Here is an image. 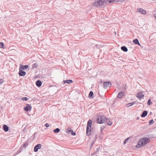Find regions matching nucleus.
I'll use <instances>...</instances> for the list:
<instances>
[{
  "instance_id": "10",
  "label": "nucleus",
  "mask_w": 156,
  "mask_h": 156,
  "mask_svg": "<svg viewBox=\"0 0 156 156\" xmlns=\"http://www.w3.org/2000/svg\"><path fill=\"white\" fill-rule=\"evenodd\" d=\"M144 97V95L143 94L141 93H138L137 94V96L136 97L138 98L139 99H141L143 98Z\"/></svg>"
},
{
  "instance_id": "25",
  "label": "nucleus",
  "mask_w": 156,
  "mask_h": 156,
  "mask_svg": "<svg viewBox=\"0 0 156 156\" xmlns=\"http://www.w3.org/2000/svg\"><path fill=\"white\" fill-rule=\"evenodd\" d=\"M37 64L36 63H33L32 65V69H34L36 68L37 66Z\"/></svg>"
},
{
  "instance_id": "12",
  "label": "nucleus",
  "mask_w": 156,
  "mask_h": 156,
  "mask_svg": "<svg viewBox=\"0 0 156 156\" xmlns=\"http://www.w3.org/2000/svg\"><path fill=\"white\" fill-rule=\"evenodd\" d=\"M138 12L143 14H145L146 13V11L142 8H139L138 9Z\"/></svg>"
},
{
  "instance_id": "1",
  "label": "nucleus",
  "mask_w": 156,
  "mask_h": 156,
  "mask_svg": "<svg viewBox=\"0 0 156 156\" xmlns=\"http://www.w3.org/2000/svg\"><path fill=\"white\" fill-rule=\"evenodd\" d=\"M150 140L148 138L141 139L138 142L136 145V147L139 148L142 146L145 145L150 142Z\"/></svg>"
},
{
  "instance_id": "7",
  "label": "nucleus",
  "mask_w": 156,
  "mask_h": 156,
  "mask_svg": "<svg viewBox=\"0 0 156 156\" xmlns=\"http://www.w3.org/2000/svg\"><path fill=\"white\" fill-rule=\"evenodd\" d=\"M111 85V83L110 82H106L104 83L103 86L105 88H106L108 87H110Z\"/></svg>"
},
{
  "instance_id": "28",
  "label": "nucleus",
  "mask_w": 156,
  "mask_h": 156,
  "mask_svg": "<svg viewBox=\"0 0 156 156\" xmlns=\"http://www.w3.org/2000/svg\"><path fill=\"white\" fill-rule=\"evenodd\" d=\"M95 140H93L91 143V146L94 144V142H95V140H96V136H95Z\"/></svg>"
},
{
  "instance_id": "37",
  "label": "nucleus",
  "mask_w": 156,
  "mask_h": 156,
  "mask_svg": "<svg viewBox=\"0 0 156 156\" xmlns=\"http://www.w3.org/2000/svg\"><path fill=\"white\" fill-rule=\"evenodd\" d=\"M99 150V148H97L96 150V151H95V153H97V152H98Z\"/></svg>"
},
{
  "instance_id": "4",
  "label": "nucleus",
  "mask_w": 156,
  "mask_h": 156,
  "mask_svg": "<svg viewBox=\"0 0 156 156\" xmlns=\"http://www.w3.org/2000/svg\"><path fill=\"white\" fill-rule=\"evenodd\" d=\"M106 117L104 116H99L97 120V122L99 124H102L105 122Z\"/></svg>"
},
{
  "instance_id": "5",
  "label": "nucleus",
  "mask_w": 156,
  "mask_h": 156,
  "mask_svg": "<svg viewBox=\"0 0 156 156\" xmlns=\"http://www.w3.org/2000/svg\"><path fill=\"white\" fill-rule=\"evenodd\" d=\"M32 109V106L29 104H27L26 106L24 107V109L26 111H30Z\"/></svg>"
},
{
  "instance_id": "41",
  "label": "nucleus",
  "mask_w": 156,
  "mask_h": 156,
  "mask_svg": "<svg viewBox=\"0 0 156 156\" xmlns=\"http://www.w3.org/2000/svg\"><path fill=\"white\" fill-rule=\"evenodd\" d=\"M126 142V141H125V140H124V144H125Z\"/></svg>"
},
{
  "instance_id": "38",
  "label": "nucleus",
  "mask_w": 156,
  "mask_h": 156,
  "mask_svg": "<svg viewBox=\"0 0 156 156\" xmlns=\"http://www.w3.org/2000/svg\"><path fill=\"white\" fill-rule=\"evenodd\" d=\"M129 139V137H128V138H127L125 140V141H126L127 142L128 141Z\"/></svg>"
},
{
  "instance_id": "8",
  "label": "nucleus",
  "mask_w": 156,
  "mask_h": 156,
  "mask_svg": "<svg viewBox=\"0 0 156 156\" xmlns=\"http://www.w3.org/2000/svg\"><path fill=\"white\" fill-rule=\"evenodd\" d=\"M124 91H122L119 92L117 95V97L119 98H121L125 94Z\"/></svg>"
},
{
  "instance_id": "19",
  "label": "nucleus",
  "mask_w": 156,
  "mask_h": 156,
  "mask_svg": "<svg viewBox=\"0 0 156 156\" xmlns=\"http://www.w3.org/2000/svg\"><path fill=\"white\" fill-rule=\"evenodd\" d=\"M28 65H23L21 67H20V69H21L22 70L24 69H26L28 68Z\"/></svg>"
},
{
  "instance_id": "13",
  "label": "nucleus",
  "mask_w": 156,
  "mask_h": 156,
  "mask_svg": "<svg viewBox=\"0 0 156 156\" xmlns=\"http://www.w3.org/2000/svg\"><path fill=\"white\" fill-rule=\"evenodd\" d=\"M3 129L5 132H7L9 130V127L5 124H4L3 126Z\"/></svg>"
},
{
  "instance_id": "26",
  "label": "nucleus",
  "mask_w": 156,
  "mask_h": 156,
  "mask_svg": "<svg viewBox=\"0 0 156 156\" xmlns=\"http://www.w3.org/2000/svg\"><path fill=\"white\" fill-rule=\"evenodd\" d=\"M60 129L58 128H57L53 130V132L55 133H58L60 131Z\"/></svg>"
},
{
  "instance_id": "18",
  "label": "nucleus",
  "mask_w": 156,
  "mask_h": 156,
  "mask_svg": "<svg viewBox=\"0 0 156 156\" xmlns=\"http://www.w3.org/2000/svg\"><path fill=\"white\" fill-rule=\"evenodd\" d=\"M147 114V111H144L143 112L142 114L141 115L142 117H144L146 116Z\"/></svg>"
},
{
  "instance_id": "24",
  "label": "nucleus",
  "mask_w": 156,
  "mask_h": 156,
  "mask_svg": "<svg viewBox=\"0 0 156 156\" xmlns=\"http://www.w3.org/2000/svg\"><path fill=\"white\" fill-rule=\"evenodd\" d=\"M88 97H89V98H93L94 94H93V92L92 91H91L90 92Z\"/></svg>"
},
{
  "instance_id": "39",
  "label": "nucleus",
  "mask_w": 156,
  "mask_h": 156,
  "mask_svg": "<svg viewBox=\"0 0 156 156\" xmlns=\"http://www.w3.org/2000/svg\"><path fill=\"white\" fill-rule=\"evenodd\" d=\"M154 18L156 19V13H155L154 14Z\"/></svg>"
},
{
  "instance_id": "17",
  "label": "nucleus",
  "mask_w": 156,
  "mask_h": 156,
  "mask_svg": "<svg viewBox=\"0 0 156 156\" xmlns=\"http://www.w3.org/2000/svg\"><path fill=\"white\" fill-rule=\"evenodd\" d=\"M63 82L64 84L65 83H66L68 84H69L73 82V80H64Z\"/></svg>"
},
{
  "instance_id": "31",
  "label": "nucleus",
  "mask_w": 156,
  "mask_h": 156,
  "mask_svg": "<svg viewBox=\"0 0 156 156\" xmlns=\"http://www.w3.org/2000/svg\"><path fill=\"white\" fill-rule=\"evenodd\" d=\"M105 126H101L100 127L101 131L102 132L105 128Z\"/></svg>"
},
{
  "instance_id": "3",
  "label": "nucleus",
  "mask_w": 156,
  "mask_h": 156,
  "mask_svg": "<svg viewBox=\"0 0 156 156\" xmlns=\"http://www.w3.org/2000/svg\"><path fill=\"white\" fill-rule=\"evenodd\" d=\"M105 2L106 3L105 0H98L94 3L93 5L97 7H100Z\"/></svg>"
},
{
  "instance_id": "43",
  "label": "nucleus",
  "mask_w": 156,
  "mask_h": 156,
  "mask_svg": "<svg viewBox=\"0 0 156 156\" xmlns=\"http://www.w3.org/2000/svg\"><path fill=\"white\" fill-rule=\"evenodd\" d=\"M115 34H116V32H115Z\"/></svg>"
},
{
  "instance_id": "42",
  "label": "nucleus",
  "mask_w": 156,
  "mask_h": 156,
  "mask_svg": "<svg viewBox=\"0 0 156 156\" xmlns=\"http://www.w3.org/2000/svg\"><path fill=\"white\" fill-rule=\"evenodd\" d=\"M139 119V117H137V119Z\"/></svg>"
},
{
  "instance_id": "20",
  "label": "nucleus",
  "mask_w": 156,
  "mask_h": 156,
  "mask_svg": "<svg viewBox=\"0 0 156 156\" xmlns=\"http://www.w3.org/2000/svg\"><path fill=\"white\" fill-rule=\"evenodd\" d=\"M133 42L135 44H137L139 46L140 45V44L138 40L136 38L133 40Z\"/></svg>"
},
{
  "instance_id": "33",
  "label": "nucleus",
  "mask_w": 156,
  "mask_h": 156,
  "mask_svg": "<svg viewBox=\"0 0 156 156\" xmlns=\"http://www.w3.org/2000/svg\"><path fill=\"white\" fill-rule=\"evenodd\" d=\"M3 80L2 79H0V85H1L3 82Z\"/></svg>"
},
{
  "instance_id": "23",
  "label": "nucleus",
  "mask_w": 156,
  "mask_h": 156,
  "mask_svg": "<svg viewBox=\"0 0 156 156\" xmlns=\"http://www.w3.org/2000/svg\"><path fill=\"white\" fill-rule=\"evenodd\" d=\"M136 103V101H134L133 102L129 103L126 104V106L127 107H129L133 105Z\"/></svg>"
},
{
  "instance_id": "27",
  "label": "nucleus",
  "mask_w": 156,
  "mask_h": 156,
  "mask_svg": "<svg viewBox=\"0 0 156 156\" xmlns=\"http://www.w3.org/2000/svg\"><path fill=\"white\" fill-rule=\"evenodd\" d=\"M152 103L151 101V100L150 99H149L147 101V104L148 105H150L152 104Z\"/></svg>"
},
{
  "instance_id": "16",
  "label": "nucleus",
  "mask_w": 156,
  "mask_h": 156,
  "mask_svg": "<svg viewBox=\"0 0 156 156\" xmlns=\"http://www.w3.org/2000/svg\"><path fill=\"white\" fill-rule=\"evenodd\" d=\"M107 124L109 126H111L112 124V122L109 120V119L106 118V120H105Z\"/></svg>"
},
{
  "instance_id": "15",
  "label": "nucleus",
  "mask_w": 156,
  "mask_h": 156,
  "mask_svg": "<svg viewBox=\"0 0 156 156\" xmlns=\"http://www.w3.org/2000/svg\"><path fill=\"white\" fill-rule=\"evenodd\" d=\"M106 1V3H112L113 2H118V0H105Z\"/></svg>"
},
{
  "instance_id": "36",
  "label": "nucleus",
  "mask_w": 156,
  "mask_h": 156,
  "mask_svg": "<svg viewBox=\"0 0 156 156\" xmlns=\"http://www.w3.org/2000/svg\"><path fill=\"white\" fill-rule=\"evenodd\" d=\"M96 48H99L100 47V45L99 44H97L96 45Z\"/></svg>"
},
{
  "instance_id": "32",
  "label": "nucleus",
  "mask_w": 156,
  "mask_h": 156,
  "mask_svg": "<svg viewBox=\"0 0 156 156\" xmlns=\"http://www.w3.org/2000/svg\"><path fill=\"white\" fill-rule=\"evenodd\" d=\"M154 123V121L153 119H151V120H150L149 121V123L150 124H152Z\"/></svg>"
},
{
  "instance_id": "21",
  "label": "nucleus",
  "mask_w": 156,
  "mask_h": 156,
  "mask_svg": "<svg viewBox=\"0 0 156 156\" xmlns=\"http://www.w3.org/2000/svg\"><path fill=\"white\" fill-rule=\"evenodd\" d=\"M28 145V142L26 141L22 145V147L23 146V147H24L25 148Z\"/></svg>"
},
{
  "instance_id": "29",
  "label": "nucleus",
  "mask_w": 156,
  "mask_h": 156,
  "mask_svg": "<svg viewBox=\"0 0 156 156\" xmlns=\"http://www.w3.org/2000/svg\"><path fill=\"white\" fill-rule=\"evenodd\" d=\"M23 101H26L28 100V98L26 97L23 98L21 99Z\"/></svg>"
},
{
  "instance_id": "22",
  "label": "nucleus",
  "mask_w": 156,
  "mask_h": 156,
  "mask_svg": "<svg viewBox=\"0 0 156 156\" xmlns=\"http://www.w3.org/2000/svg\"><path fill=\"white\" fill-rule=\"evenodd\" d=\"M121 49L122 50L125 52H126L128 51L127 48L125 46H122L121 47Z\"/></svg>"
},
{
  "instance_id": "34",
  "label": "nucleus",
  "mask_w": 156,
  "mask_h": 156,
  "mask_svg": "<svg viewBox=\"0 0 156 156\" xmlns=\"http://www.w3.org/2000/svg\"><path fill=\"white\" fill-rule=\"evenodd\" d=\"M45 126L46 127H48L49 126V125L47 123H46V124H45Z\"/></svg>"
},
{
  "instance_id": "35",
  "label": "nucleus",
  "mask_w": 156,
  "mask_h": 156,
  "mask_svg": "<svg viewBox=\"0 0 156 156\" xmlns=\"http://www.w3.org/2000/svg\"><path fill=\"white\" fill-rule=\"evenodd\" d=\"M22 147L21 146V147L19 149V151L20 152L22 151Z\"/></svg>"
},
{
  "instance_id": "9",
  "label": "nucleus",
  "mask_w": 156,
  "mask_h": 156,
  "mask_svg": "<svg viewBox=\"0 0 156 156\" xmlns=\"http://www.w3.org/2000/svg\"><path fill=\"white\" fill-rule=\"evenodd\" d=\"M67 132L68 133H71V134L73 136H75L76 134L75 132H74L73 130L71 129L70 128L68 129Z\"/></svg>"
},
{
  "instance_id": "14",
  "label": "nucleus",
  "mask_w": 156,
  "mask_h": 156,
  "mask_svg": "<svg viewBox=\"0 0 156 156\" xmlns=\"http://www.w3.org/2000/svg\"><path fill=\"white\" fill-rule=\"evenodd\" d=\"M42 83L41 81L40 80H38L36 82V85L38 87L41 86Z\"/></svg>"
},
{
  "instance_id": "11",
  "label": "nucleus",
  "mask_w": 156,
  "mask_h": 156,
  "mask_svg": "<svg viewBox=\"0 0 156 156\" xmlns=\"http://www.w3.org/2000/svg\"><path fill=\"white\" fill-rule=\"evenodd\" d=\"M19 74L21 76H24L25 75L26 73L25 71H23L22 70H20V69Z\"/></svg>"
},
{
  "instance_id": "30",
  "label": "nucleus",
  "mask_w": 156,
  "mask_h": 156,
  "mask_svg": "<svg viewBox=\"0 0 156 156\" xmlns=\"http://www.w3.org/2000/svg\"><path fill=\"white\" fill-rule=\"evenodd\" d=\"M4 45V44L1 42H0V48H3Z\"/></svg>"
},
{
  "instance_id": "6",
  "label": "nucleus",
  "mask_w": 156,
  "mask_h": 156,
  "mask_svg": "<svg viewBox=\"0 0 156 156\" xmlns=\"http://www.w3.org/2000/svg\"><path fill=\"white\" fill-rule=\"evenodd\" d=\"M41 145L40 144H38L36 145L34 148V151L35 152H37L38 151V149H40Z\"/></svg>"
},
{
  "instance_id": "2",
  "label": "nucleus",
  "mask_w": 156,
  "mask_h": 156,
  "mask_svg": "<svg viewBox=\"0 0 156 156\" xmlns=\"http://www.w3.org/2000/svg\"><path fill=\"white\" fill-rule=\"evenodd\" d=\"M92 123V121L91 119H89L87 122L86 130V134L87 136H89L91 133Z\"/></svg>"
},
{
  "instance_id": "40",
  "label": "nucleus",
  "mask_w": 156,
  "mask_h": 156,
  "mask_svg": "<svg viewBox=\"0 0 156 156\" xmlns=\"http://www.w3.org/2000/svg\"><path fill=\"white\" fill-rule=\"evenodd\" d=\"M20 153V152L19 151H18L16 152V153L17 154H19Z\"/></svg>"
}]
</instances>
